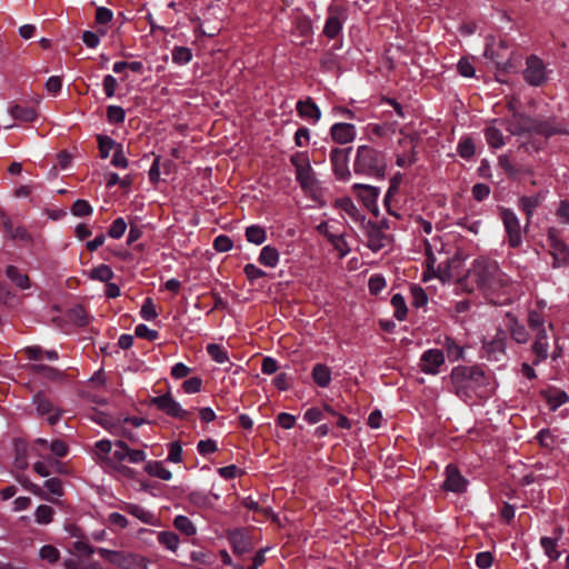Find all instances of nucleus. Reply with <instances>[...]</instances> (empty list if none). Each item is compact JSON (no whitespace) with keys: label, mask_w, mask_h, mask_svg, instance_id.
<instances>
[{"label":"nucleus","mask_w":569,"mask_h":569,"mask_svg":"<svg viewBox=\"0 0 569 569\" xmlns=\"http://www.w3.org/2000/svg\"><path fill=\"white\" fill-rule=\"evenodd\" d=\"M469 273L487 296L503 297L502 300H492L493 303L502 305L509 299L511 280L500 269L496 260L486 257L477 258L473 260Z\"/></svg>","instance_id":"nucleus-1"},{"label":"nucleus","mask_w":569,"mask_h":569,"mask_svg":"<svg viewBox=\"0 0 569 569\" xmlns=\"http://www.w3.org/2000/svg\"><path fill=\"white\" fill-rule=\"evenodd\" d=\"M507 130L513 136L535 133L549 138L555 134H569L566 126L555 117L538 119L520 112H513L508 120Z\"/></svg>","instance_id":"nucleus-2"},{"label":"nucleus","mask_w":569,"mask_h":569,"mask_svg":"<svg viewBox=\"0 0 569 569\" xmlns=\"http://www.w3.org/2000/svg\"><path fill=\"white\" fill-rule=\"evenodd\" d=\"M453 393L461 400L472 399L478 389L488 385L489 376L480 366H456L450 373Z\"/></svg>","instance_id":"nucleus-3"},{"label":"nucleus","mask_w":569,"mask_h":569,"mask_svg":"<svg viewBox=\"0 0 569 569\" xmlns=\"http://www.w3.org/2000/svg\"><path fill=\"white\" fill-rule=\"evenodd\" d=\"M356 174L372 177L379 180L385 179L387 171L386 154L373 147L362 144L357 148L353 161Z\"/></svg>","instance_id":"nucleus-4"},{"label":"nucleus","mask_w":569,"mask_h":569,"mask_svg":"<svg viewBox=\"0 0 569 569\" xmlns=\"http://www.w3.org/2000/svg\"><path fill=\"white\" fill-rule=\"evenodd\" d=\"M290 162L296 169V179L301 189L305 191L313 190L318 184V180L307 153L296 152L291 156Z\"/></svg>","instance_id":"nucleus-5"},{"label":"nucleus","mask_w":569,"mask_h":569,"mask_svg":"<svg viewBox=\"0 0 569 569\" xmlns=\"http://www.w3.org/2000/svg\"><path fill=\"white\" fill-rule=\"evenodd\" d=\"M117 449L113 451L112 456H101L100 463L106 465L108 468L113 469L114 471L121 473L124 477H133L134 470L128 466L122 465L121 462L127 460L128 450L130 447L123 440H117L114 442Z\"/></svg>","instance_id":"nucleus-6"},{"label":"nucleus","mask_w":569,"mask_h":569,"mask_svg":"<svg viewBox=\"0 0 569 569\" xmlns=\"http://www.w3.org/2000/svg\"><path fill=\"white\" fill-rule=\"evenodd\" d=\"M150 405L154 406L167 416L180 420L189 421L192 416L190 411L183 409L180 403L173 399L170 392L151 398Z\"/></svg>","instance_id":"nucleus-7"},{"label":"nucleus","mask_w":569,"mask_h":569,"mask_svg":"<svg viewBox=\"0 0 569 569\" xmlns=\"http://www.w3.org/2000/svg\"><path fill=\"white\" fill-rule=\"evenodd\" d=\"M97 552L104 560L121 569H140L141 567L142 558L131 552L109 550L106 548H98Z\"/></svg>","instance_id":"nucleus-8"},{"label":"nucleus","mask_w":569,"mask_h":569,"mask_svg":"<svg viewBox=\"0 0 569 569\" xmlns=\"http://www.w3.org/2000/svg\"><path fill=\"white\" fill-rule=\"evenodd\" d=\"M500 219L508 237V244L515 249L519 248L522 243V236L517 214L512 209L502 207L500 208Z\"/></svg>","instance_id":"nucleus-9"},{"label":"nucleus","mask_w":569,"mask_h":569,"mask_svg":"<svg viewBox=\"0 0 569 569\" xmlns=\"http://www.w3.org/2000/svg\"><path fill=\"white\" fill-rule=\"evenodd\" d=\"M346 20V9L339 4L331 3L328 7V17L322 31L323 34L328 39H336L341 33Z\"/></svg>","instance_id":"nucleus-10"},{"label":"nucleus","mask_w":569,"mask_h":569,"mask_svg":"<svg viewBox=\"0 0 569 569\" xmlns=\"http://www.w3.org/2000/svg\"><path fill=\"white\" fill-rule=\"evenodd\" d=\"M509 46L506 40H500L496 48L492 43H487L485 57L493 61L500 71L508 72L513 68L511 62L512 53L508 52Z\"/></svg>","instance_id":"nucleus-11"},{"label":"nucleus","mask_w":569,"mask_h":569,"mask_svg":"<svg viewBox=\"0 0 569 569\" xmlns=\"http://www.w3.org/2000/svg\"><path fill=\"white\" fill-rule=\"evenodd\" d=\"M526 66L523 79L528 84L540 87L548 80L546 64L539 57L535 54L529 56L526 60Z\"/></svg>","instance_id":"nucleus-12"},{"label":"nucleus","mask_w":569,"mask_h":569,"mask_svg":"<svg viewBox=\"0 0 569 569\" xmlns=\"http://www.w3.org/2000/svg\"><path fill=\"white\" fill-rule=\"evenodd\" d=\"M558 231L555 228L548 230V242L550 247V254L552 256V267L561 268L569 262V248L558 238Z\"/></svg>","instance_id":"nucleus-13"},{"label":"nucleus","mask_w":569,"mask_h":569,"mask_svg":"<svg viewBox=\"0 0 569 569\" xmlns=\"http://www.w3.org/2000/svg\"><path fill=\"white\" fill-rule=\"evenodd\" d=\"M352 148H333L330 153V161L332 166V171L337 179L341 181H348L351 177V172L349 170V153Z\"/></svg>","instance_id":"nucleus-14"},{"label":"nucleus","mask_w":569,"mask_h":569,"mask_svg":"<svg viewBox=\"0 0 569 569\" xmlns=\"http://www.w3.org/2000/svg\"><path fill=\"white\" fill-rule=\"evenodd\" d=\"M445 351L440 349H428L421 355L419 367L423 373L436 376L440 372V368L445 366Z\"/></svg>","instance_id":"nucleus-15"},{"label":"nucleus","mask_w":569,"mask_h":569,"mask_svg":"<svg viewBox=\"0 0 569 569\" xmlns=\"http://www.w3.org/2000/svg\"><path fill=\"white\" fill-rule=\"evenodd\" d=\"M445 481L441 488L445 491L463 493L467 491L469 481L461 475L456 465L449 463L445 469Z\"/></svg>","instance_id":"nucleus-16"},{"label":"nucleus","mask_w":569,"mask_h":569,"mask_svg":"<svg viewBox=\"0 0 569 569\" xmlns=\"http://www.w3.org/2000/svg\"><path fill=\"white\" fill-rule=\"evenodd\" d=\"M361 228L367 237V246L373 252L380 251L388 244L389 237L381 231V228L376 222L369 220Z\"/></svg>","instance_id":"nucleus-17"},{"label":"nucleus","mask_w":569,"mask_h":569,"mask_svg":"<svg viewBox=\"0 0 569 569\" xmlns=\"http://www.w3.org/2000/svg\"><path fill=\"white\" fill-rule=\"evenodd\" d=\"M547 193L548 191L541 190L532 196H522L519 198L518 207L526 214L525 231H527V228L531 222L535 210L543 202Z\"/></svg>","instance_id":"nucleus-18"},{"label":"nucleus","mask_w":569,"mask_h":569,"mask_svg":"<svg viewBox=\"0 0 569 569\" xmlns=\"http://www.w3.org/2000/svg\"><path fill=\"white\" fill-rule=\"evenodd\" d=\"M539 396L546 401L550 411H556L559 407L569 402V395L556 386L541 389Z\"/></svg>","instance_id":"nucleus-19"},{"label":"nucleus","mask_w":569,"mask_h":569,"mask_svg":"<svg viewBox=\"0 0 569 569\" xmlns=\"http://www.w3.org/2000/svg\"><path fill=\"white\" fill-rule=\"evenodd\" d=\"M296 110L300 118L317 123L321 119V110L311 97L298 100Z\"/></svg>","instance_id":"nucleus-20"},{"label":"nucleus","mask_w":569,"mask_h":569,"mask_svg":"<svg viewBox=\"0 0 569 569\" xmlns=\"http://www.w3.org/2000/svg\"><path fill=\"white\" fill-rule=\"evenodd\" d=\"M356 127L352 123L337 122L330 128L331 139L339 144L352 142L356 138Z\"/></svg>","instance_id":"nucleus-21"},{"label":"nucleus","mask_w":569,"mask_h":569,"mask_svg":"<svg viewBox=\"0 0 569 569\" xmlns=\"http://www.w3.org/2000/svg\"><path fill=\"white\" fill-rule=\"evenodd\" d=\"M29 370L30 372L41 376L52 382L64 383L69 380V376L66 371L51 366L34 363L29 367Z\"/></svg>","instance_id":"nucleus-22"},{"label":"nucleus","mask_w":569,"mask_h":569,"mask_svg":"<svg viewBox=\"0 0 569 569\" xmlns=\"http://www.w3.org/2000/svg\"><path fill=\"white\" fill-rule=\"evenodd\" d=\"M228 539L236 555H244L252 549L251 540L241 529L231 531Z\"/></svg>","instance_id":"nucleus-23"},{"label":"nucleus","mask_w":569,"mask_h":569,"mask_svg":"<svg viewBox=\"0 0 569 569\" xmlns=\"http://www.w3.org/2000/svg\"><path fill=\"white\" fill-rule=\"evenodd\" d=\"M353 190L368 209L376 207L379 196V188L369 184L356 183L353 186Z\"/></svg>","instance_id":"nucleus-24"},{"label":"nucleus","mask_w":569,"mask_h":569,"mask_svg":"<svg viewBox=\"0 0 569 569\" xmlns=\"http://www.w3.org/2000/svg\"><path fill=\"white\" fill-rule=\"evenodd\" d=\"M499 166L510 179H517L521 174H531L530 168L513 164L506 156L499 157Z\"/></svg>","instance_id":"nucleus-25"},{"label":"nucleus","mask_w":569,"mask_h":569,"mask_svg":"<svg viewBox=\"0 0 569 569\" xmlns=\"http://www.w3.org/2000/svg\"><path fill=\"white\" fill-rule=\"evenodd\" d=\"M313 382L320 388H327L331 382V370L323 363H316L311 371Z\"/></svg>","instance_id":"nucleus-26"},{"label":"nucleus","mask_w":569,"mask_h":569,"mask_svg":"<svg viewBox=\"0 0 569 569\" xmlns=\"http://www.w3.org/2000/svg\"><path fill=\"white\" fill-rule=\"evenodd\" d=\"M10 114L13 119L22 122H32L37 119L34 108L24 104H14L10 108Z\"/></svg>","instance_id":"nucleus-27"},{"label":"nucleus","mask_w":569,"mask_h":569,"mask_svg":"<svg viewBox=\"0 0 569 569\" xmlns=\"http://www.w3.org/2000/svg\"><path fill=\"white\" fill-rule=\"evenodd\" d=\"M144 471L151 477H156L166 481L172 478V472L169 469L164 468L161 461L157 460L148 461L144 465Z\"/></svg>","instance_id":"nucleus-28"},{"label":"nucleus","mask_w":569,"mask_h":569,"mask_svg":"<svg viewBox=\"0 0 569 569\" xmlns=\"http://www.w3.org/2000/svg\"><path fill=\"white\" fill-rule=\"evenodd\" d=\"M443 350L446 351L445 356H447L451 362L463 359L465 350L453 338L446 337L443 341Z\"/></svg>","instance_id":"nucleus-29"},{"label":"nucleus","mask_w":569,"mask_h":569,"mask_svg":"<svg viewBox=\"0 0 569 569\" xmlns=\"http://www.w3.org/2000/svg\"><path fill=\"white\" fill-rule=\"evenodd\" d=\"M32 403L36 406L39 416L49 415L54 409L44 391H38L32 398Z\"/></svg>","instance_id":"nucleus-30"},{"label":"nucleus","mask_w":569,"mask_h":569,"mask_svg":"<svg viewBox=\"0 0 569 569\" xmlns=\"http://www.w3.org/2000/svg\"><path fill=\"white\" fill-rule=\"evenodd\" d=\"M258 261L269 268H274L279 262V252L274 247L266 246L261 249Z\"/></svg>","instance_id":"nucleus-31"},{"label":"nucleus","mask_w":569,"mask_h":569,"mask_svg":"<svg viewBox=\"0 0 569 569\" xmlns=\"http://www.w3.org/2000/svg\"><path fill=\"white\" fill-rule=\"evenodd\" d=\"M540 546L550 561H557L560 558L561 552L558 550V541L556 539L542 536L540 538Z\"/></svg>","instance_id":"nucleus-32"},{"label":"nucleus","mask_w":569,"mask_h":569,"mask_svg":"<svg viewBox=\"0 0 569 569\" xmlns=\"http://www.w3.org/2000/svg\"><path fill=\"white\" fill-rule=\"evenodd\" d=\"M19 482L23 486V488L26 490H28L29 492L33 493L34 496L43 499V500H47L51 503H58L59 500H57L56 498H50V496H48V493L46 492V490L40 487L39 485H36L33 483L31 480H29L27 477H22V478H19Z\"/></svg>","instance_id":"nucleus-33"},{"label":"nucleus","mask_w":569,"mask_h":569,"mask_svg":"<svg viewBox=\"0 0 569 569\" xmlns=\"http://www.w3.org/2000/svg\"><path fill=\"white\" fill-rule=\"evenodd\" d=\"M7 277L20 289L30 288V279L26 273H21L16 266H9L6 270Z\"/></svg>","instance_id":"nucleus-34"},{"label":"nucleus","mask_w":569,"mask_h":569,"mask_svg":"<svg viewBox=\"0 0 569 569\" xmlns=\"http://www.w3.org/2000/svg\"><path fill=\"white\" fill-rule=\"evenodd\" d=\"M124 511L128 512L129 515L138 518L139 520H141L142 522H144L147 525L153 523L154 516L150 511L146 510L143 507H141L139 505L129 503L124 507Z\"/></svg>","instance_id":"nucleus-35"},{"label":"nucleus","mask_w":569,"mask_h":569,"mask_svg":"<svg viewBox=\"0 0 569 569\" xmlns=\"http://www.w3.org/2000/svg\"><path fill=\"white\" fill-rule=\"evenodd\" d=\"M510 335L512 339L518 343H526L529 340V333L526 327L520 323L516 318L510 320Z\"/></svg>","instance_id":"nucleus-36"},{"label":"nucleus","mask_w":569,"mask_h":569,"mask_svg":"<svg viewBox=\"0 0 569 569\" xmlns=\"http://www.w3.org/2000/svg\"><path fill=\"white\" fill-rule=\"evenodd\" d=\"M187 500L190 505L197 508H209L212 506L210 495L200 490L191 491L187 496Z\"/></svg>","instance_id":"nucleus-37"},{"label":"nucleus","mask_w":569,"mask_h":569,"mask_svg":"<svg viewBox=\"0 0 569 569\" xmlns=\"http://www.w3.org/2000/svg\"><path fill=\"white\" fill-rule=\"evenodd\" d=\"M485 137L488 144L495 149L501 148L505 144L501 130L495 126H489L485 129Z\"/></svg>","instance_id":"nucleus-38"},{"label":"nucleus","mask_w":569,"mask_h":569,"mask_svg":"<svg viewBox=\"0 0 569 569\" xmlns=\"http://www.w3.org/2000/svg\"><path fill=\"white\" fill-rule=\"evenodd\" d=\"M246 239L247 241L254 244H262L267 240V233L264 228L252 224L246 228Z\"/></svg>","instance_id":"nucleus-39"},{"label":"nucleus","mask_w":569,"mask_h":569,"mask_svg":"<svg viewBox=\"0 0 569 569\" xmlns=\"http://www.w3.org/2000/svg\"><path fill=\"white\" fill-rule=\"evenodd\" d=\"M158 541L170 551H177L179 547V536L173 531H160L158 533Z\"/></svg>","instance_id":"nucleus-40"},{"label":"nucleus","mask_w":569,"mask_h":569,"mask_svg":"<svg viewBox=\"0 0 569 569\" xmlns=\"http://www.w3.org/2000/svg\"><path fill=\"white\" fill-rule=\"evenodd\" d=\"M391 305L395 308V318L399 321H403L408 313V308L403 296L401 293H395L391 297Z\"/></svg>","instance_id":"nucleus-41"},{"label":"nucleus","mask_w":569,"mask_h":569,"mask_svg":"<svg viewBox=\"0 0 569 569\" xmlns=\"http://www.w3.org/2000/svg\"><path fill=\"white\" fill-rule=\"evenodd\" d=\"M457 152L459 156L466 160L471 159L476 153V147L472 138L465 137L461 138L457 146Z\"/></svg>","instance_id":"nucleus-42"},{"label":"nucleus","mask_w":569,"mask_h":569,"mask_svg":"<svg viewBox=\"0 0 569 569\" xmlns=\"http://www.w3.org/2000/svg\"><path fill=\"white\" fill-rule=\"evenodd\" d=\"M210 358L217 363H226L229 362V356L224 348L217 343H209L206 348Z\"/></svg>","instance_id":"nucleus-43"},{"label":"nucleus","mask_w":569,"mask_h":569,"mask_svg":"<svg viewBox=\"0 0 569 569\" xmlns=\"http://www.w3.org/2000/svg\"><path fill=\"white\" fill-rule=\"evenodd\" d=\"M549 350V341H533L532 352L535 355V359L532 360L533 366H538L540 362L545 361L548 358Z\"/></svg>","instance_id":"nucleus-44"},{"label":"nucleus","mask_w":569,"mask_h":569,"mask_svg":"<svg viewBox=\"0 0 569 569\" xmlns=\"http://www.w3.org/2000/svg\"><path fill=\"white\" fill-rule=\"evenodd\" d=\"M173 525L177 530H179L180 532L184 533L188 537L193 536L197 532L194 525L186 516H177L173 520Z\"/></svg>","instance_id":"nucleus-45"},{"label":"nucleus","mask_w":569,"mask_h":569,"mask_svg":"<svg viewBox=\"0 0 569 569\" xmlns=\"http://www.w3.org/2000/svg\"><path fill=\"white\" fill-rule=\"evenodd\" d=\"M112 269L107 264H100L90 271V278L101 282H108L113 278Z\"/></svg>","instance_id":"nucleus-46"},{"label":"nucleus","mask_w":569,"mask_h":569,"mask_svg":"<svg viewBox=\"0 0 569 569\" xmlns=\"http://www.w3.org/2000/svg\"><path fill=\"white\" fill-rule=\"evenodd\" d=\"M54 510L48 505H40L36 512L34 519L39 525H48L53 520Z\"/></svg>","instance_id":"nucleus-47"},{"label":"nucleus","mask_w":569,"mask_h":569,"mask_svg":"<svg viewBox=\"0 0 569 569\" xmlns=\"http://www.w3.org/2000/svg\"><path fill=\"white\" fill-rule=\"evenodd\" d=\"M342 209L356 222H360L361 227L365 224V222L369 221L366 219V216L360 212V210L355 206V203L350 199H347L343 201Z\"/></svg>","instance_id":"nucleus-48"},{"label":"nucleus","mask_w":569,"mask_h":569,"mask_svg":"<svg viewBox=\"0 0 569 569\" xmlns=\"http://www.w3.org/2000/svg\"><path fill=\"white\" fill-rule=\"evenodd\" d=\"M69 319L77 326L83 327L88 323V315L86 309L78 305L71 308L68 312Z\"/></svg>","instance_id":"nucleus-49"},{"label":"nucleus","mask_w":569,"mask_h":569,"mask_svg":"<svg viewBox=\"0 0 569 569\" xmlns=\"http://www.w3.org/2000/svg\"><path fill=\"white\" fill-rule=\"evenodd\" d=\"M39 557L49 563H56L60 559V551L52 545H44L39 550Z\"/></svg>","instance_id":"nucleus-50"},{"label":"nucleus","mask_w":569,"mask_h":569,"mask_svg":"<svg viewBox=\"0 0 569 569\" xmlns=\"http://www.w3.org/2000/svg\"><path fill=\"white\" fill-rule=\"evenodd\" d=\"M192 59V52L187 47H174L172 50V61L177 64H187Z\"/></svg>","instance_id":"nucleus-51"},{"label":"nucleus","mask_w":569,"mask_h":569,"mask_svg":"<svg viewBox=\"0 0 569 569\" xmlns=\"http://www.w3.org/2000/svg\"><path fill=\"white\" fill-rule=\"evenodd\" d=\"M43 486L47 489L46 492L54 496L53 498L57 500L64 493L62 481L59 478H50L44 481Z\"/></svg>","instance_id":"nucleus-52"},{"label":"nucleus","mask_w":569,"mask_h":569,"mask_svg":"<svg viewBox=\"0 0 569 569\" xmlns=\"http://www.w3.org/2000/svg\"><path fill=\"white\" fill-rule=\"evenodd\" d=\"M107 119L110 123L120 124L124 122L126 111L119 106H109L107 108Z\"/></svg>","instance_id":"nucleus-53"},{"label":"nucleus","mask_w":569,"mask_h":569,"mask_svg":"<svg viewBox=\"0 0 569 569\" xmlns=\"http://www.w3.org/2000/svg\"><path fill=\"white\" fill-rule=\"evenodd\" d=\"M93 209L91 204L83 199H78L71 207V212L76 217H88L92 213Z\"/></svg>","instance_id":"nucleus-54"},{"label":"nucleus","mask_w":569,"mask_h":569,"mask_svg":"<svg viewBox=\"0 0 569 569\" xmlns=\"http://www.w3.org/2000/svg\"><path fill=\"white\" fill-rule=\"evenodd\" d=\"M140 316L147 321H152L158 317L156 305L151 298H146L140 310Z\"/></svg>","instance_id":"nucleus-55"},{"label":"nucleus","mask_w":569,"mask_h":569,"mask_svg":"<svg viewBox=\"0 0 569 569\" xmlns=\"http://www.w3.org/2000/svg\"><path fill=\"white\" fill-rule=\"evenodd\" d=\"M116 141L108 136H98V147L100 151V157L102 159H107L109 157L110 151L116 149Z\"/></svg>","instance_id":"nucleus-56"},{"label":"nucleus","mask_w":569,"mask_h":569,"mask_svg":"<svg viewBox=\"0 0 569 569\" xmlns=\"http://www.w3.org/2000/svg\"><path fill=\"white\" fill-rule=\"evenodd\" d=\"M425 246H426V266H427V271L430 272L431 276L433 277H439V272H440V267L438 269H436L435 264H436V257L432 252V249H431V244L429 243L428 240H425Z\"/></svg>","instance_id":"nucleus-57"},{"label":"nucleus","mask_w":569,"mask_h":569,"mask_svg":"<svg viewBox=\"0 0 569 569\" xmlns=\"http://www.w3.org/2000/svg\"><path fill=\"white\" fill-rule=\"evenodd\" d=\"M127 230V222L123 218L114 219L109 228L108 234L113 239H120Z\"/></svg>","instance_id":"nucleus-58"},{"label":"nucleus","mask_w":569,"mask_h":569,"mask_svg":"<svg viewBox=\"0 0 569 569\" xmlns=\"http://www.w3.org/2000/svg\"><path fill=\"white\" fill-rule=\"evenodd\" d=\"M546 321L541 312L530 310L528 312V326L535 332L546 327Z\"/></svg>","instance_id":"nucleus-59"},{"label":"nucleus","mask_w":569,"mask_h":569,"mask_svg":"<svg viewBox=\"0 0 569 569\" xmlns=\"http://www.w3.org/2000/svg\"><path fill=\"white\" fill-rule=\"evenodd\" d=\"M411 295H412V306L415 308H421L426 306L428 302V297L426 291L420 286H412L411 287Z\"/></svg>","instance_id":"nucleus-60"},{"label":"nucleus","mask_w":569,"mask_h":569,"mask_svg":"<svg viewBox=\"0 0 569 569\" xmlns=\"http://www.w3.org/2000/svg\"><path fill=\"white\" fill-rule=\"evenodd\" d=\"M134 333L138 338L146 339L148 341H156L159 338V332L157 330H152L143 323L136 327Z\"/></svg>","instance_id":"nucleus-61"},{"label":"nucleus","mask_w":569,"mask_h":569,"mask_svg":"<svg viewBox=\"0 0 569 569\" xmlns=\"http://www.w3.org/2000/svg\"><path fill=\"white\" fill-rule=\"evenodd\" d=\"M243 272L248 279L249 282H254L256 280L260 278L267 277V272L262 269L258 268L253 263H248L243 268Z\"/></svg>","instance_id":"nucleus-62"},{"label":"nucleus","mask_w":569,"mask_h":569,"mask_svg":"<svg viewBox=\"0 0 569 569\" xmlns=\"http://www.w3.org/2000/svg\"><path fill=\"white\" fill-rule=\"evenodd\" d=\"M232 247H233L232 240L226 234H220V236L216 237L213 240V249L218 252H227V251L231 250Z\"/></svg>","instance_id":"nucleus-63"},{"label":"nucleus","mask_w":569,"mask_h":569,"mask_svg":"<svg viewBox=\"0 0 569 569\" xmlns=\"http://www.w3.org/2000/svg\"><path fill=\"white\" fill-rule=\"evenodd\" d=\"M386 287V280L382 276L373 274L368 281V288L371 295L380 293Z\"/></svg>","instance_id":"nucleus-64"}]
</instances>
